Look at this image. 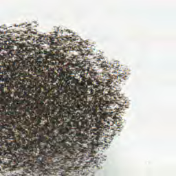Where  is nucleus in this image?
I'll list each match as a JSON object with an SVG mask.
<instances>
[{
	"label": "nucleus",
	"instance_id": "1",
	"mask_svg": "<svg viewBox=\"0 0 176 176\" xmlns=\"http://www.w3.org/2000/svg\"><path fill=\"white\" fill-rule=\"evenodd\" d=\"M3 47L8 63L0 65V114L3 122L0 120V131L10 137L14 129H21L19 146L24 134L31 135L32 128L43 123L42 101L46 94L36 85L38 78H27L41 72L34 63L35 50L10 41Z\"/></svg>",
	"mask_w": 176,
	"mask_h": 176
},
{
	"label": "nucleus",
	"instance_id": "2",
	"mask_svg": "<svg viewBox=\"0 0 176 176\" xmlns=\"http://www.w3.org/2000/svg\"><path fill=\"white\" fill-rule=\"evenodd\" d=\"M33 64L37 71V81L36 85L42 87L44 85L50 84L52 89L53 102L47 101V94L45 92V98L42 100L43 118L44 120L49 119V116H56L64 111H76L80 109L84 113H90L91 107L89 106L87 96H91L95 98L94 107H98L100 111L107 104L102 98V95L105 93V88H102L98 85L94 87L93 82L90 78H94L96 73L90 71V67L94 68L97 65L98 68L100 64L94 63L91 65L90 62L86 60H76V65L81 69L68 72L67 69L59 68L57 73L54 72L56 67H65L67 62L64 59V54L60 50H54V52L46 50L35 51L34 54ZM87 86H93L87 88ZM93 87H94L93 89Z\"/></svg>",
	"mask_w": 176,
	"mask_h": 176
},
{
	"label": "nucleus",
	"instance_id": "3",
	"mask_svg": "<svg viewBox=\"0 0 176 176\" xmlns=\"http://www.w3.org/2000/svg\"><path fill=\"white\" fill-rule=\"evenodd\" d=\"M76 111L80 109L63 110L62 113L48 116L43 122L50 126V129L56 130V133L67 135L74 142L85 144V148H90L89 145H94L104 135L102 129L113 126L118 120L113 113L109 116L104 111H94L87 119Z\"/></svg>",
	"mask_w": 176,
	"mask_h": 176
},
{
	"label": "nucleus",
	"instance_id": "4",
	"mask_svg": "<svg viewBox=\"0 0 176 176\" xmlns=\"http://www.w3.org/2000/svg\"><path fill=\"white\" fill-rule=\"evenodd\" d=\"M99 67L102 68L103 71H106V74H108L106 79H104L103 80V87L104 86L106 87L103 94L105 96H115V93L116 92L115 91L114 92H112V87H113V85L116 83L115 82L118 83V85H120L122 82H124V80H126L124 76L123 75H115V74H116L115 68L108 67V65H107V62H102L99 65Z\"/></svg>",
	"mask_w": 176,
	"mask_h": 176
},
{
	"label": "nucleus",
	"instance_id": "5",
	"mask_svg": "<svg viewBox=\"0 0 176 176\" xmlns=\"http://www.w3.org/2000/svg\"><path fill=\"white\" fill-rule=\"evenodd\" d=\"M58 32H54V34L51 35L48 41H50V45L51 46H56L57 45V42H58V38H57Z\"/></svg>",
	"mask_w": 176,
	"mask_h": 176
},
{
	"label": "nucleus",
	"instance_id": "6",
	"mask_svg": "<svg viewBox=\"0 0 176 176\" xmlns=\"http://www.w3.org/2000/svg\"><path fill=\"white\" fill-rule=\"evenodd\" d=\"M37 43H40V45H43L44 43L47 45H50V42L49 41V38L45 37L43 36H40L37 40H36Z\"/></svg>",
	"mask_w": 176,
	"mask_h": 176
},
{
	"label": "nucleus",
	"instance_id": "7",
	"mask_svg": "<svg viewBox=\"0 0 176 176\" xmlns=\"http://www.w3.org/2000/svg\"><path fill=\"white\" fill-rule=\"evenodd\" d=\"M67 39V41H70V42H75V41H76V39L73 37H68Z\"/></svg>",
	"mask_w": 176,
	"mask_h": 176
},
{
	"label": "nucleus",
	"instance_id": "8",
	"mask_svg": "<svg viewBox=\"0 0 176 176\" xmlns=\"http://www.w3.org/2000/svg\"><path fill=\"white\" fill-rule=\"evenodd\" d=\"M81 54H82V56H87V54H86L85 52H83V51H81Z\"/></svg>",
	"mask_w": 176,
	"mask_h": 176
},
{
	"label": "nucleus",
	"instance_id": "9",
	"mask_svg": "<svg viewBox=\"0 0 176 176\" xmlns=\"http://www.w3.org/2000/svg\"><path fill=\"white\" fill-rule=\"evenodd\" d=\"M32 38V36H28V39H29V40H31Z\"/></svg>",
	"mask_w": 176,
	"mask_h": 176
},
{
	"label": "nucleus",
	"instance_id": "10",
	"mask_svg": "<svg viewBox=\"0 0 176 176\" xmlns=\"http://www.w3.org/2000/svg\"><path fill=\"white\" fill-rule=\"evenodd\" d=\"M120 66L117 67V69L119 71V69H120V68H119Z\"/></svg>",
	"mask_w": 176,
	"mask_h": 176
},
{
	"label": "nucleus",
	"instance_id": "11",
	"mask_svg": "<svg viewBox=\"0 0 176 176\" xmlns=\"http://www.w3.org/2000/svg\"><path fill=\"white\" fill-rule=\"evenodd\" d=\"M92 151H93V152H94V148H93V150H92Z\"/></svg>",
	"mask_w": 176,
	"mask_h": 176
}]
</instances>
